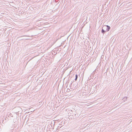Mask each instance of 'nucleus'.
<instances>
[{
  "label": "nucleus",
  "mask_w": 132,
  "mask_h": 132,
  "mask_svg": "<svg viewBox=\"0 0 132 132\" xmlns=\"http://www.w3.org/2000/svg\"><path fill=\"white\" fill-rule=\"evenodd\" d=\"M103 28H102V30L101 32L103 34H104L106 31V30H104Z\"/></svg>",
  "instance_id": "nucleus-2"
},
{
  "label": "nucleus",
  "mask_w": 132,
  "mask_h": 132,
  "mask_svg": "<svg viewBox=\"0 0 132 132\" xmlns=\"http://www.w3.org/2000/svg\"><path fill=\"white\" fill-rule=\"evenodd\" d=\"M127 97H124V101H125V100H127Z\"/></svg>",
  "instance_id": "nucleus-5"
},
{
  "label": "nucleus",
  "mask_w": 132,
  "mask_h": 132,
  "mask_svg": "<svg viewBox=\"0 0 132 132\" xmlns=\"http://www.w3.org/2000/svg\"><path fill=\"white\" fill-rule=\"evenodd\" d=\"M103 28L104 29H106V31L108 32L109 30L110 27L108 25H106L103 26Z\"/></svg>",
  "instance_id": "nucleus-1"
},
{
  "label": "nucleus",
  "mask_w": 132,
  "mask_h": 132,
  "mask_svg": "<svg viewBox=\"0 0 132 132\" xmlns=\"http://www.w3.org/2000/svg\"><path fill=\"white\" fill-rule=\"evenodd\" d=\"M76 78L75 79V81H76L77 80V78H78V75H76Z\"/></svg>",
  "instance_id": "nucleus-4"
},
{
  "label": "nucleus",
  "mask_w": 132,
  "mask_h": 132,
  "mask_svg": "<svg viewBox=\"0 0 132 132\" xmlns=\"http://www.w3.org/2000/svg\"><path fill=\"white\" fill-rule=\"evenodd\" d=\"M62 126V125L61 124H59L57 128H60Z\"/></svg>",
  "instance_id": "nucleus-3"
}]
</instances>
